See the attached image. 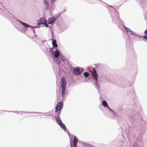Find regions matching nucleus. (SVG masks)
Instances as JSON below:
<instances>
[{
  "mask_svg": "<svg viewBox=\"0 0 147 147\" xmlns=\"http://www.w3.org/2000/svg\"><path fill=\"white\" fill-rule=\"evenodd\" d=\"M53 48L50 49L51 54L52 56L54 61L58 65L59 67V74L63 72L65 69V60L64 59L63 56L61 53L57 49H56L55 51L53 50Z\"/></svg>",
  "mask_w": 147,
  "mask_h": 147,
  "instance_id": "1",
  "label": "nucleus"
},
{
  "mask_svg": "<svg viewBox=\"0 0 147 147\" xmlns=\"http://www.w3.org/2000/svg\"><path fill=\"white\" fill-rule=\"evenodd\" d=\"M61 86L62 88V92H61V97L62 98V100L64 99L65 97L67 96V92L66 91V81L64 78H62L61 81Z\"/></svg>",
  "mask_w": 147,
  "mask_h": 147,
  "instance_id": "2",
  "label": "nucleus"
},
{
  "mask_svg": "<svg viewBox=\"0 0 147 147\" xmlns=\"http://www.w3.org/2000/svg\"><path fill=\"white\" fill-rule=\"evenodd\" d=\"M55 119L57 123L62 129H63L65 132L67 130L65 124L62 122V120L60 118V116L57 115V116H55Z\"/></svg>",
  "mask_w": 147,
  "mask_h": 147,
  "instance_id": "3",
  "label": "nucleus"
},
{
  "mask_svg": "<svg viewBox=\"0 0 147 147\" xmlns=\"http://www.w3.org/2000/svg\"><path fill=\"white\" fill-rule=\"evenodd\" d=\"M92 69L93 72L92 73V74L93 77L95 80V81L94 82L95 87L98 89L99 91V89L98 88V86L97 83L98 74L96 72V69L94 67H92Z\"/></svg>",
  "mask_w": 147,
  "mask_h": 147,
  "instance_id": "4",
  "label": "nucleus"
},
{
  "mask_svg": "<svg viewBox=\"0 0 147 147\" xmlns=\"http://www.w3.org/2000/svg\"><path fill=\"white\" fill-rule=\"evenodd\" d=\"M83 69L80 67L74 68L73 70V73L76 76L80 74L83 71Z\"/></svg>",
  "mask_w": 147,
  "mask_h": 147,
  "instance_id": "5",
  "label": "nucleus"
},
{
  "mask_svg": "<svg viewBox=\"0 0 147 147\" xmlns=\"http://www.w3.org/2000/svg\"><path fill=\"white\" fill-rule=\"evenodd\" d=\"M20 112L22 113H25L26 114H37L38 113L39 114H43L49 116L50 115V112H49L46 113H42L40 112H27V111H20Z\"/></svg>",
  "mask_w": 147,
  "mask_h": 147,
  "instance_id": "6",
  "label": "nucleus"
},
{
  "mask_svg": "<svg viewBox=\"0 0 147 147\" xmlns=\"http://www.w3.org/2000/svg\"><path fill=\"white\" fill-rule=\"evenodd\" d=\"M78 142V138L76 136H74L72 142H70L71 147H77Z\"/></svg>",
  "mask_w": 147,
  "mask_h": 147,
  "instance_id": "7",
  "label": "nucleus"
},
{
  "mask_svg": "<svg viewBox=\"0 0 147 147\" xmlns=\"http://www.w3.org/2000/svg\"><path fill=\"white\" fill-rule=\"evenodd\" d=\"M102 105L105 107H107V109H108L111 112V113L115 115V113L113 112V111L108 106V104L105 100H103L102 102Z\"/></svg>",
  "mask_w": 147,
  "mask_h": 147,
  "instance_id": "8",
  "label": "nucleus"
},
{
  "mask_svg": "<svg viewBox=\"0 0 147 147\" xmlns=\"http://www.w3.org/2000/svg\"><path fill=\"white\" fill-rule=\"evenodd\" d=\"M57 19L55 17L53 16L49 18L48 19V24H53Z\"/></svg>",
  "mask_w": 147,
  "mask_h": 147,
  "instance_id": "9",
  "label": "nucleus"
},
{
  "mask_svg": "<svg viewBox=\"0 0 147 147\" xmlns=\"http://www.w3.org/2000/svg\"><path fill=\"white\" fill-rule=\"evenodd\" d=\"M47 22V20L46 19L43 17H42L40 18L37 22V25L38 26L41 24H44Z\"/></svg>",
  "mask_w": 147,
  "mask_h": 147,
  "instance_id": "10",
  "label": "nucleus"
},
{
  "mask_svg": "<svg viewBox=\"0 0 147 147\" xmlns=\"http://www.w3.org/2000/svg\"><path fill=\"white\" fill-rule=\"evenodd\" d=\"M112 20L113 22V23H116L119 22L120 21L119 17L117 14L114 16H112Z\"/></svg>",
  "mask_w": 147,
  "mask_h": 147,
  "instance_id": "11",
  "label": "nucleus"
},
{
  "mask_svg": "<svg viewBox=\"0 0 147 147\" xmlns=\"http://www.w3.org/2000/svg\"><path fill=\"white\" fill-rule=\"evenodd\" d=\"M61 109H61V108H59L56 106L55 107V112L56 114H55L56 116H57V115L60 116V115L61 113Z\"/></svg>",
  "mask_w": 147,
  "mask_h": 147,
  "instance_id": "12",
  "label": "nucleus"
},
{
  "mask_svg": "<svg viewBox=\"0 0 147 147\" xmlns=\"http://www.w3.org/2000/svg\"><path fill=\"white\" fill-rule=\"evenodd\" d=\"M16 20L17 22L20 23L22 26H24L26 29L30 26L29 24L25 22H23L19 20L16 19Z\"/></svg>",
  "mask_w": 147,
  "mask_h": 147,
  "instance_id": "13",
  "label": "nucleus"
},
{
  "mask_svg": "<svg viewBox=\"0 0 147 147\" xmlns=\"http://www.w3.org/2000/svg\"><path fill=\"white\" fill-rule=\"evenodd\" d=\"M16 20L17 22L20 23L22 26H24L26 29L30 26L29 24L25 22H23L19 20L16 19Z\"/></svg>",
  "mask_w": 147,
  "mask_h": 147,
  "instance_id": "14",
  "label": "nucleus"
},
{
  "mask_svg": "<svg viewBox=\"0 0 147 147\" xmlns=\"http://www.w3.org/2000/svg\"><path fill=\"white\" fill-rule=\"evenodd\" d=\"M131 36L135 35L138 38L140 39L142 37V36L140 35L139 34L137 33L136 32H133Z\"/></svg>",
  "mask_w": 147,
  "mask_h": 147,
  "instance_id": "15",
  "label": "nucleus"
},
{
  "mask_svg": "<svg viewBox=\"0 0 147 147\" xmlns=\"http://www.w3.org/2000/svg\"><path fill=\"white\" fill-rule=\"evenodd\" d=\"M56 106L61 108V109H62L63 106V102L62 101V100H61V101H60L58 103Z\"/></svg>",
  "mask_w": 147,
  "mask_h": 147,
  "instance_id": "16",
  "label": "nucleus"
},
{
  "mask_svg": "<svg viewBox=\"0 0 147 147\" xmlns=\"http://www.w3.org/2000/svg\"><path fill=\"white\" fill-rule=\"evenodd\" d=\"M52 44L53 47L57 48L58 47V45L57 43V41L56 40L53 39V40Z\"/></svg>",
  "mask_w": 147,
  "mask_h": 147,
  "instance_id": "17",
  "label": "nucleus"
},
{
  "mask_svg": "<svg viewBox=\"0 0 147 147\" xmlns=\"http://www.w3.org/2000/svg\"><path fill=\"white\" fill-rule=\"evenodd\" d=\"M82 145L83 146L85 147H94V146L92 145L86 143H83Z\"/></svg>",
  "mask_w": 147,
  "mask_h": 147,
  "instance_id": "18",
  "label": "nucleus"
},
{
  "mask_svg": "<svg viewBox=\"0 0 147 147\" xmlns=\"http://www.w3.org/2000/svg\"><path fill=\"white\" fill-rule=\"evenodd\" d=\"M4 9H5V7L1 3H0V11L3 12L4 11Z\"/></svg>",
  "mask_w": 147,
  "mask_h": 147,
  "instance_id": "19",
  "label": "nucleus"
},
{
  "mask_svg": "<svg viewBox=\"0 0 147 147\" xmlns=\"http://www.w3.org/2000/svg\"><path fill=\"white\" fill-rule=\"evenodd\" d=\"M125 29L126 30L127 32H130V34L131 35H132V34L133 32V31L131 30L130 28H125Z\"/></svg>",
  "mask_w": 147,
  "mask_h": 147,
  "instance_id": "20",
  "label": "nucleus"
},
{
  "mask_svg": "<svg viewBox=\"0 0 147 147\" xmlns=\"http://www.w3.org/2000/svg\"><path fill=\"white\" fill-rule=\"evenodd\" d=\"M101 77L102 78L105 79L106 81H109V77L107 76H103L101 75Z\"/></svg>",
  "mask_w": 147,
  "mask_h": 147,
  "instance_id": "21",
  "label": "nucleus"
},
{
  "mask_svg": "<svg viewBox=\"0 0 147 147\" xmlns=\"http://www.w3.org/2000/svg\"><path fill=\"white\" fill-rule=\"evenodd\" d=\"M44 3L47 6H49V4L47 0H43Z\"/></svg>",
  "mask_w": 147,
  "mask_h": 147,
  "instance_id": "22",
  "label": "nucleus"
},
{
  "mask_svg": "<svg viewBox=\"0 0 147 147\" xmlns=\"http://www.w3.org/2000/svg\"><path fill=\"white\" fill-rule=\"evenodd\" d=\"M92 79V78L91 77H88V78H85V81L86 82H89L88 80H89L90 81H91Z\"/></svg>",
  "mask_w": 147,
  "mask_h": 147,
  "instance_id": "23",
  "label": "nucleus"
},
{
  "mask_svg": "<svg viewBox=\"0 0 147 147\" xmlns=\"http://www.w3.org/2000/svg\"><path fill=\"white\" fill-rule=\"evenodd\" d=\"M89 74L87 72H85L83 74V76L85 77H86L89 76Z\"/></svg>",
  "mask_w": 147,
  "mask_h": 147,
  "instance_id": "24",
  "label": "nucleus"
},
{
  "mask_svg": "<svg viewBox=\"0 0 147 147\" xmlns=\"http://www.w3.org/2000/svg\"><path fill=\"white\" fill-rule=\"evenodd\" d=\"M30 26H29L28 27H30V28H33L34 29V28H39L40 27V26H31L30 25Z\"/></svg>",
  "mask_w": 147,
  "mask_h": 147,
  "instance_id": "25",
  "label": "nucleus"
},
{
  "mask_svg": "<svg viewBox=\"0 0 147 147\" xmlns=\"http://www.w3.org/2000/svg\"><path fill=\"white\" fill-rule=\"evenodd\" d=\"M48 24H48V23L47 24H46H46H44L43 25H44L46 27H49L51 29V27H50V26H49V25H48Z\"/></svg>",
  "mask_w": 147,
  "mask_h": 147,
  "instance_id": "26",
  "label": "nucleus"
},
{
  "mask_svg": "<svg viewBox=\"0 0 147 147\" xmlns=\"http://www.w3.org/2000/svg\"><path fill=\"white\" fill-rule=\"evenodd\" d=\"M143 38L144 39H146L147 40V36L146 35H144L143 36Z\"/></svg>",
  "mask_w": 147,
  "mask_h": 147,
  "instance_id": "27",
  "label": "nucleus"
},
{
  "mask_svg": "<svg viewBox=\"0 0 147 147\" xmlns=\"http://www.w3.org/2000/svg\"><path fill=\"white\" fill-rule=\"evenodd\" d=\"M32 31H33L34 33L35 36H37L36 35V34L35 30L33 28H32Z\"/></svg>",
  "mask_w": 147,
  "mask_h": 147,
  "instance_id": "28",
  "label": "nucleus"
},
{
  "mask_svg": "<svg viewBox=\"0 0 147 147\" xmlns=\"http://www.w3.org/2000/svg\"><path fill=\"white\" fill-rule=\"evenodd\" d=\"M144 32L145 34H147V29L145 30Z\"/></svg>",
  "mask_w": 147,
  "mask_h": 147,
  "instance_id": "29",
  "label": "nucleus"
},
{
  "mask_svg": "<svg viewBox=\"0 0 147 147\" xmlns=\"http://www.w3.org/2000/svg\"><path fill=\"white\" fill-rule=\"evenodd\" d=\"M19 112L18 111H14V113H16L17 114H19Z\"/></svg>",
  "mask_w": 147,
  "mask_h": 147,
  "instance_id": "30",
  "label": "nucleus"
},
{
  "mask_svg": "<svg viewBox=\"0 0 147 147\" xmlns=\"http://www.w3.org/2000/svg\"><path fill=\"white\" fill-rule=\"evenodd\" d=\"M49 6H46L45 7V9L46 10H48L49 9Z\"/></svg>",
  "mask_w": 147,
  "mask_h": 147,
  "instance_id": "31",
  "label": "nucleus"
},
{
  "mask_svg": "<svg viewBox=\"0 0 147 147\" xmlns=\"http://www.w3.org/2000/svg\"><path fill=\"white\" fill-rule=\"evenodd\" d=\"M56 0H51V1L53 3L54 2H55L56 1Z\"/></svg>",
  "mask_w": 147,
  "mask_h": 147,
  "instance_id": "32",
  "label": "nucleus"
},
{
  "mask_svg": "<svg viewBox=\"0 0 147 147\" xmlns=\"http://www.w3.org/2000/svg\"><path fill=\"white\" fill-rule=\"evenodd\" d=\"M123 26L124 27V28L125 29V28H127V27H126L125 25H123Z\"/></svg>",
  "mask_w": 147,
  "mask_h": 147,
  "instance_id": "33",
  "label": "nucleus"
},
{
  "mask_svg": "<svg viewBox=\"0 0 147 147\" xmlns=\"http://www.w3.org/2000/svg\"><path fill=\"white\" fill-rule=\"evenodd\" d=\"M14 111H10V112H12V113H14Z\"/></svg>",
  "mask_w": 147,
  "mask_h": 147,
  "instance_id": "34",
  "label": "nucleus"
},
{
  "mask_svg": "<svg viewBox=\"0 0 147 147\" xmlns=\"http://www.w3.org/2000/svg\"><path fill=\"white\" fill-rule=\"evenodd\" d=\"M6 111L7 112H10V111Z\"/></svg>",
  "mask_w": 147,
  "mask_h": 147,
  "instance_id": "35",
  "label": "nucleus"
},
{
  "mask_svg": "<svg viewBox=\"0 0 147 147\" xmlns=\"http://www.w3.org/2000/svg\"><path fill=\"white\" fill-rule=\"evenodd\" d=\"M66 11V9H64L63 10V11Z\"/></svg>",
  "mask_w": 147,
  "mask_h": 147,
  "instance_id": "36",
  "label": "nucleus"
},
{
  "mask_svg": "<svg viewBox=\"0 0 147 147\" xmlns=\"http://www.w3.org/2000/svg\"><path fill=\"white\" fill-rule=\"evenodd\" d=\"M28 36L29 37H30V38H33V37H30V36H28Z\"/></svg>",
  "mask_w": 147,
  "mask_h": 147,
  "instance_id": "37",
  "label": "nucleus"
},
{
  "mask_svg": "<svg viewBox=\"0 0 147 147\" xmlns=\"http://www.w3.org/2000/svg\"><path fill=\"white\" fill-rule=\"evenodd\" d=\"M130 111H133V110H130Z\"/></svg>",
  "mask_w": 147,
  "mask_h": 147,
  "instance_id": "38",
  "label": "nucleus"
},
{
  "mask_svg": "<svg viewBox=\"0 0 147 147\" xmlns=\"http://www.w3.org/2000/svg\"><path fill=\"white\" fill-rule=\"evenodd\" d=\"M142 1H141V2H140V3L141 4H142Z\"/></svg>",
  "mask_w": 147,
  "mask_h": 147,
  "instance_id": "39",
  "label": "nucleus"
},
{
  "mask_svg": "<svg viewBox=\"0 0 147 147\" xmlns=\"http://www.w3.org/2000/svg\"><path fill=\"white\" fill-rule=\"evenodd\" d=\"M67 131L68 132V130H67Z\"/></svg>",
  "mask_w": 147,
  "mask_h": 147,
  "instance_id": "40",
  "label": "nucleus"
}]
</instances>
